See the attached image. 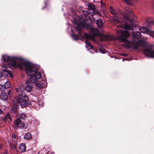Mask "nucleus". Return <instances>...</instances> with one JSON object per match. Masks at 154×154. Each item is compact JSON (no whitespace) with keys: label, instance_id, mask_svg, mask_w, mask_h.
<instances>
[{"label":"nucleus","instance_id":"f257e3e1","mask_svg":"<svg viewBox=\"0 0 154 154\" xmlns=\"http://www.w3.org/2000/svg\"><path fill=\"white\" fill-rule=\"evenodd\" d=\"M133 15L131 10H129L126 14L124 15L123 19L129 22L130 24L125 22L122 23L121 25L118 26L117 27L118 36L116 38V39L119 40L120 42L127 43L129 47L137 49L139 47H146V44L145 41L141 40L138 41L135 40V39L139 38L141 37L140 33L138 31L135 32L133 33V42L129 41L127 39L129 35L128 30H132L133 28L131 25V24L133 22L132 17Z\"/></svg>","mask_w":154,"mask_h":154},{"label":"nucleus","instance_id":"f03ea898","mask_svg":"<svg viewBox=\"0 0 154 154\" xmlns=\"http://www.w3.org/2000/svg\"><path fill=\"white\" fill-rule=\"evenodd\" d=\"M23 63L26 74L31 77L29 78L25 83V89L26 91L30 92L32 88L33 82H36L37 79H40L42 77V75L40 72H37V68H35L30 62H26Z\"/></svg>","mask_w":154,"mask_h":154},{"label":"nucleus","instance_id":"7ed1b4c3","mask_svg":"<svg viewBox=\"0 0 154 154\" xmlns=\"http://www.w3.org/2000/svg\"><path fill=\"white\" fill-rule=\"evenodd\" d=\"M2 58L3 62L7 63V66L9 67H13L14 68L19 67L20 70H22L24 66L23 63L27 62L21 60L16 57H9L6 55H3Z\"/></svg>","mask_w":154,"mask_h":154},{"label":"nucleus","instance_id":"20e7f679","mask_svg":"<svg viewBox=\"0 0 154 154\" xmlns=\"http://www.w3.org/2000/svg\"><path fill=\"white\" fill-rule=\"evenodd\" d=\"M28 97L26 95L22 96L21 95L17 96L15 97V101L17 104H20L22 107H25L27 105Z\"/></svg>","mask_w":154,"mask_h":154},{"label":"nucleus","instance_id":"39448f33","mask_svg":"<svg viewBox=\"0 0 154 154\" xmlns=\"http://www.w3.org/2000/svg\"><path fill=\"white\" fill-rule=\"evenodd\" d=\"M14 127L18 129H26L28 128V124L26 122H23L20 118L16 119L14 122Z\"/></svg>","mask_w":154,"mask_h":154},{"label":"nucleus","instance_id":"423d86ee","mask_svg":"<svg viewBox=\"0 0 154 154\" xmlns=\"http://www.w3.org/2000/svg\"><path fill=\"white\" fill-rule=\"evenodd\" d=\"M145 55L149 57L154 58V50L152 46L146 47L143 50Z\"/></svg>","mask_w":154,"mask_h":154},{"label":"nucleus","instance_id":"0eeeda50","mask_svg":"<svg viewBox=\"0 0 154 154\" xmlns=\"http://www.w3.org/2000/svg\"><path fill=\"white\" fill-rule=\"evenodd\" d=\"M2 77L4 76L5 77H8L9 76L11 78L14 77L12 73L10 71L8 70L7 66H5V65H2Z\"/></svg>","mask_w":154,"mask_h":154},{"label":"nucleus","instance_id":"6e6552de","mask_svg":"<svg viewBox=\"0 0 154 154\" xmlns=\"http://www.w3.org/2000/svg\"><path fill=\"white\" fill-rule=\"evenodd\" d=\"M84 36L86 39L92 41L94 43L96 44L97 43V42L95 39V36L94 35H91L90 34L85 33Z\"/></svg>","mask_w":154,"mask_h":154},{"label":"nucleus","instance_id":"1a4fd4ad","mask_svg":"<svg viewBox=\"0 0 154 154\" xmlns=\"http://www.w3.org/2000/svg\"><path fill=\"white\" fill-rule=\"evenodd\" d=\"M47 85V82L46 81L43 82H37L35 85V86L38 89H42L45 88Z\"/></svg>","mask_w":154,"mask_h":154},{"label":"nucleus","instance_id":"9d476101","mask_svg":"<svg viewBox=\"0 0 154 154\" xmlns=\"http://www.w3.org/2000/svg\"><path fill=\"white\" fill-rule=\"evenodd\" d=\"M88 7L89 8V11L91 12L89 14L91 16H93L95 14L94 10L95 9V6L92 4H89Z\"/></svg>","mask_w":154,"mask_h":154},{"label":"nucleus","instance_id":"9b49d317","mask_svg":"<svg viewBox=\"0 0 154 154\" xmlns=\"http://www.w3.org/2000/svg\"><path fill=\"white\" fill-rule=\"evenodd\" d=\"M91 31L92 33V34H91V35H94V36H99L100 35L99 32L97 29L92 28L91 29Z\"/></svg>","mask_w":154,"mask_h":154},{"label":"nucleus","instance_id":"f8f14e48","mask_svg":"<svg viewBox=\"0 0 154 154\" xmlns=\"http://www.w3.org/2000/svg\"><path fill=\"white\" fill-rule=\"evenodd\" d=\"M33 107L36 110H38L39 108V106L38 103L37 102L32 101L31 103Z\"/></svg>","mask_w":154,"mask_h":154},{"label":"nucleus","instance_id":"ddd939ff","mask_svg":"<svg viewBox=\"0 0 154 154\" xmlns=\"http://www.w3.org/2000/svg\"><path fill=\"white\" fill-rule=\"evenodd\" d=\"M96 24L99 28H101L103 24L102 20L100 19L96 20Z\"/></svg>","mask_w":154,"mask_h":154},{"label":"nucleus","instance_id":"4468645a","mask_svg":"<svg viewBox=\"0 0 154 154\" xmlns=\"http://www.w3.org/2000/svg\"><path fill=\"white\" fill-rule=\"evenodd\" d=\"M19 149L22 152L26 151V146L24 143H21L20 144L19 147Z\"/></svg>","mask_w":154,"mask_h":154},{"label":"nucleus","instance_id":"2eb2a0df","mask_svg":"<svg viewBox=\"0 0 154 154\" xmlns=\"http://www.w3.org/2000/svg\"><path fill=\"white\" fill-rule=\"evenodd\" d=\"M0 97L5 101L8 99V96L7 94L4 93H2L0 94Z\"/></svg>","mask_w":154,"mask_h":154},{"label":"nucleus","instance_id":"dca6fc26","mask_svg":"<svg viewBox=\"0 0 154 154\" xmlns=\"http://www.w3.org/2000/svg\"><path fill=\"white\" fill-rule=\"evenodd\" d=\"M32 138L31 134L29 132L26 133L24 136V138L27 140H30Z\"/></svg>","mask_w":154,"mask_h":154},{"label":"nucleus","instance_id":"f3484780","mask_svg":"<svg viewBox=\"0 0 154 154\" xmlns=\"http://www.w3.org/2000/svg\"><path fill=\"white\" fill-rule=\"evenodd\" d=\"M139 29L140 32L143 33H148L149 32L147 29H145L143 27H139Z\"/></svg>","mask_w":154,"mask_h":154},{"label":"nucleus","instance_id":"a211bd4d","mask_svg":"<svg viewBox=\"0 0 154 154\" xmlns=\"http://www.w3.org/2000/svg\"><path fill=\"white\" fill-rule=\"evenodd\" d=\"M8 119H9L11 121H12L11 118L9 114L7 113V115H6L4 116L3 119L4 121H6Z\"/></svg>","mask_w":154,"mask_h":154},{"label":"nucleus","instance_id":"6ab92c4d","mask_svg":"<svg viewBox=\"0 0 154 154\" xmlns=\"http://www.w3.org/2000/svg\"><path fill=\"white\" fill-rule=\"evenodd\" d=\"M110 9L111 13L114 16L116 17L117 18H119V17L117 16V13L115 12V11L112 9V7H110Z\"/></svg>","mask_w":154,"mask_h":154},{"label":"nucleus","instance_id":"aec40b11","mask_svg":"<svg viewBox=\"0 0 154 154\" xmlns=\"http://www.w3.org/2000/svg\"><path fill=\"white\" fill-rule=\"evenodd\" d=\"M20 118L23 120H25L26 118V114L23 113H21L20 114Z\"/></svg>","mask_w":154,"mask_h":154},{"label":"nucleus","instance_id":"412c9836","mask_svg":"<svg viewBox=\"0 0 154 154\" xmlns=\"http://www.w3.org/2000/svg\"><path fill=\"white\" fill-rule=\"evenodd\" d=\"M6 89L9 88L11 87L10 83L9 82L7 81L4 84Z\"/></svg>","mask_w":154,"mask_h":154},{"label":"nucleus","instance_id":"4be33fe9","mask_svg":"<svg viewBox=\"0 0 154 154\" xmlns=\"http://www.w3.org/2000/svg\"><path fill=\"white\" fill-rule=\"evenodd\" d=\"M6 88L5 85L0 84V91H4L5 90Z\"/></svg>","mask_w":154,"mask_h":154},{"label":"nucleus","instance_id":"5701e85b","mask_svg":"<svg viewBox=\"0 0 154 154\" xmlns=\"http://www.w3.org/2000/svg\"><path fill=\"white\" fill-rule=\"evenodd\" d=\"M91 12H89L85 10H82V13L84 15L85 17H87L88 16V14H89V13Z\"/></svg>","mask_w":154,"mask_h":154},{"label":"nucleus","instance_id":"b1692460","mask_svg":"<svg viewBox=\"0 0 154 154\" xmlns=\"http://www.w3.org/2000/svg\"><path fill=\"white\" fill-rule=\"evenodd\" d=\"M28 120L30 122L35 121V118L33 117L32 116H30L28 117Z\"/></svg>","mask_w":154,"mask_h":154},{"label":"nucleus","instance_id":"393cba45","mask_svg":"<svg viewBox=\"0 0 154 154\" xmlns=\"http://www.w3.org/2000/svg\"><path fill=\"white\" fill-rule=\"evenodd\" d=\"M72 39L75 40H77L78 39V36L75 35H71Z\"/></svg>","mask_w":154,"mask_h":154},{"label":"nucleus","instance_id":"a878e982","mask_svg":"<svg viewBox=\"0 0 154 154\" xmlns=\"http://www.w3.org/2000/svg\"><path fill=\"white\" fill-rule=\"evenodd\" d=\"M86 45L85 46L86 48H88L91 45V44L88 41L86 40L85 41Z\"/></svg>","mask_w":154,"mask_h":154},{"label":"nucleus","instance_id":"bb28decb","mask_svg":"<svg viewBox=\"0 0 154 154\" xmlns=\"http://www.w3.org/2000/svg\"><path fill=\"white\" fill-rule=\"evenodd\" d=\"M149 34L152 37L154 38V31L149 32Z\"/></svg>","mask_w":154,"mask_h":154},{"label":"nucleus","instance_id":"cd10ccee","mask_svg":"<svg viewBox=\"0 0 154 154\" xmlns=\"http://www.w3.org/2000/svg\"><path fill=\"white\" fill-rule=\"evenodd\" d=\"M82 27L83 28H86V29H88L89 27V25L87 24H83L82 25Z\"/></svg>","mask_w":154,"mask_h":154},{"label":"nucleus","instance_id":"c85d7f7f","mask_svg":"<svg viewBox=\"0 0 154 154\" xmlns=\"http://www.w3.org/2000/svg\"><path fill=\"white\" fill-rule=\"evenodd\" d=\"M16 90L17 92L18 93H21L22 91V89H20L19 87L18 88H16Z\"/></svg>","mask_w":154,"mask_h":154},{"label":"nucleus","instance_id":"c756f323","mask_svg":"<svg viewBox=\"0 0 154 154\" xmlns=\"http://www.w3.org/2000/svg\"><path fill=\"white\" fill-rule=\"evenodd\" d=\"M8 94L9 96L10 97L11 96V91L10 90H9L8 91Z\"/></svg>","mask_w":154,"mask_h":154},{"label":"nucleus","instance_id":"7c9ffc66","mask_svg":"<svg viewBox=\"0 0 154 154\" xmlns=\"http://www.w3.org/2000/svg\"><path fill=\"white\" fill-rule=\"evenodd\" d=\"M100 52L102 53H105V52H104V50H100Z\"/></svg>","mask_w":154,"mask_h":154},{"label":"nucleus","instance_id":"2f4dec72","mask_svg":"<svg viewBox=\"0 0 154 154\" xmlns=\"http://www.w3.org/2000/svg\"><path fill=\"white\" fill-rule=\"evenodd\" d=\"M90 48L93 50H94V49L93 48V47H92V46L91 45L90 46H89Z\"/></svg>","mask_w":154,"mask_h":154},{"label":"nucleus","instance_id":"473e14b6","mask_svg":"<svg viewBox=\"0 0 154 154\" xmlns=\"http://www.w3.org/2000/svg\"><path fill=\"white\" fill-rule=\"evenodd\" d=\"M90 48L93 50H94V49L93 48V47H92V46L91 45L90 46H89Z\"/></svg>","mask_w":154,"mask_h":154},{"label":"nucleus","instance_id":"72a5a7b5","mask_svg":"<svg viewBox=\"0 0 154 154\" xmlns=\"http://www.w3.org/2000/svg\"><path fill=\"white\" fill-rule=\"evenodd\" d=\"M90 48L93 50H94V49L93 48V47H92V46L91 45L90 46H89Z\"/></svg>","mask_w":154,"mask_h":154},{"label":"nucleus","instance_id":"f704fd0d","mask_svg":"<svg viewBox=\"0 0 154 154\" xmlns=\"http://www.w3.org/2000/svg\"><path fill=\"white\" fill-rule=\"evenodd\" d=\"M148 22L150 23H153V21L152 20H151V21L148 20Z\"/></svg>","mask_w":154,"mask_h":154},{"label":"nucleus","instance_id":"c9c22d12","mask_svg":"<svg viewBox=\"0 0 154 154\" xmlns=\"http://www.w3.org/2000/svg\"><path fill=\"white\" fill-rule=\"evenodd\" d=\"M2 77V73L0 72V78H1Z\"/></svg>","mask_w":154,"mask_h":154},{"label":"nucleus","instance_id":"e433bc0d","mask_svg":"<svg viewBox=\"0 0 154 154\" xmlns=\"http://www.w3.org/2000/svg\"><path fill=\"white\" fill-rule=\"evenodd\" d=\"M78 32H82V31H81V29H79L78 30Z\"/></svg>","mask_w":154,"mask_h":154},{"label":"nucleus","instance_id":"4c0bfd02","mask_svg":"<svg viewBox=\"0 0 154 154\" xmlns=\"http://www.w3.org/2000/svg\"><path fill=\"white\" fill-rule=\"evenodd\" d=\"M123 55L125 56H128V54H125L124 53L123 54Z\"/></svg>","mask_w":154,"mask_h":154},{"label":"nucleus","instance_id":"58836bf2","mask_svg":"<svg viewBox=\"0 0 154 154\" xmlns=\"http://www.w3.org/2000/svg\"><path fill=\"white\" fill-rule=\"evenodd\" d=\"M2 111L1 109H0V114H2Z\"/></svg>","mask_w":154,"mask_h":154},{"label":"nucleus","instance_id":"ea45409f","mask_svg":"<svg viewBox=\"0 0 154 154\" xmlns=\"http://www.w3.org/2000/svg\"><path fill=\"white\" fill-rule=\"evenodd\" d=\"M124 0L126 2H128L129 1V0Z\"/></svg>","mask_w":154,"mask_h":154},{"label":"nucleus","instance_id":"a19ab883","mask_svg":"<svg viewBox=\"0 0 154 154\" xmlns=\"http://www.w3.org/2000/svg\"><path fill=\"white\" fill-rule=\"evenodd\" d=\"M13 137L14 138H15L16 137V136L15 135H14V136H13Z\"/></svg>","mask_w":154,"mask_h":154},{"label":"nucleus","instance_id":"79ce46f5","mask_svg":"<svg viewBox=\"0 0 154 154\" xmlns=\"http://www.w3.org/2000/svg\"><path fill=\"white\" fill-rule=\"evenodd\" d=\"M114 22L117 21V20L116 19H114Z\"/></svg>","mask_w":154,"mask_h":154},{"label":"nucleus","instance_id":"37998d69","mask_svg":"<svg viewBox=\"0 0 154 154\" xmlns=\"http://www.w3.org/2000/svg\"><path fill=\"white\" fill-rule=\"evenodd\" d=\"M2 149V146L1 145H0V150L1 149Z\"/></svg>","mask_w":154,"mask_h":154},{"label":"nucleus","instance_id":"c03bdc74","mask_svg":"<svg viewBox=\"0 0 154 154\" xmlns=\"http://www.w3.org/2000/svg\"><path fill=\"white\" fill-rule=\"evenodd\" d=\"M101 3L102 4V5H103V3H102L101 2Z\"/></svg>","mask_w":154,"mask_h":154},{"label":"nucleus","instance_id":"a18cd8bd","mask_svg":"<svg viewBox=\"0 0 154 154\" xmlns=\"http://www.w3.org/2000/svg\"><path fill=\"white\" fill-rule=\"evenodd\" d=\"M101 3L102 4V5H103V3H102L101 2Z\"/></svg>","mask_w":154,"mask_h":154}]
</instances>
